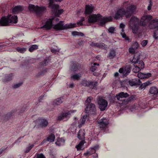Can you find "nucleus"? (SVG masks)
<instances>
[{
	"mask_svg": "<svg viewBox=\"0 0 158 158\" xmlns=\"http://www.w3.org/2000/svg\"><path fill=\"white\" fill-rule=\"evenodd\" d=\"M65 142V140L64 138H61L57 139L55 143L59 146L63 145Z\"/></svg>",
	"mask_w": 158,
	"mask_h": 158,
	"instance_id": "obj_32",
	"label": "nucleus"
},
{
	"mask_svg": "<svg viewBox=\"0 0 158 158\" xmlns=\"http://www.w3.org/2000/svg\"><path fill=\"white\" fill-rule=\"evenodd\" d=\"M38 45L36 44H34L31 45L30 47L29 48L28 50L30 52H33L34 50L38 49Z\"/></svg>",
	"mask_w": 158,
	"mask_h": 158,
	"instance_id": "obj_38",
	"label": "nucleus"
},
{
	"mask_svg": "<svg viewBox=\"0 0 158 158\" xmlns=\"http://www.w3.org/2000/svg\"><path fill=\"white\" fill-rule=\"evenodd\" d=\"M123 7H124L125 16L127 18H130L136 13V6L134 5H129L128 2L125 1L123 3Z\"/></svg>",
	"mask_w": 158,
	"mask_h": 158,
	"instance_id": "obj_4",
	"label": "nucleus"
},
{
	"mask_svg": "<svg viewBox=\"0 0 158 158\" xmlns=\"http://www.w3.org/2000/svg\"><path fill=\"white\" fill-rule=\"evenodd\" d=\"M140 55V54L139 52H136L134 54L133 58H130V61L132 63H133L134 64H138L139 63V61H140L139 60Z\"/></svg>",
	"mask_w": 158,
	"mask_h": 158,
	"instance_id": "obj_16",
	"label": "nucleus"
},
{
	"mask_svg": "<svg viewBox=\"0 0 158 158\" xmlns=\"http://www.w3.org/2000/svg\"><path fill=\"white\" fill-rule=\"evenodd\" d=\"M92 99V97H89L86 100V107L85 109V111L86 113L88 114L89 115H95L96 114V108L95 105L91 102V100Z\"/></svg>",
	"mask_w": 158,
	"mask_h": 158,
	"instance_id": "obj_5",
	"label": "nucleus"
},
{
	"mask_svg": "<svg viewBox=\"0 0 158 158\" xmlns=\"http://www.w3.org/2000/svg\"><path fill=\"white\" fill-rule=\"evenodd\" d=\"M14 74L13 73L6 74L5 75L4 78L3 79L2 81L4 83H7L12 79Z\"/></svg>",
	"mask_w": 158,
	"mask_h": 158,
	"instance_id": "obj_22",
	"label": "nucleus"
},
{
	"mask_svg": "<svg viewBox=\"0 0 158 158\" xmlns=\"http://www.w3.org/2000/svg\"><path fill=\"white\" fill-rule=\"evenodd\" d=\"M144 68V64L143 61H139V63L138 64V65L135 66V67L133 69V71L135 73L139 72L141 69H143Z\"/></svg>",
	"mask_w": 158,
	"mask_h": 158,
	"instance_id": "obj_15",
	"label": "nucleus"
},
{
	"mask_svg": "<svg viewBox=\"0 0 158 158\" xmlns=\"http://www.w3.org/2000/svg\"><path fill=\"white\" fill-rule=\"evenodd\" d=\"M94 9L92 5H87L85 8V15H90L92 13Z\"/></svg>",
	"mask_w": 158,
	"mask_h": 158,
	"instance_id": "obj_20",
	"label": "nucleus"
},
{
	"mask_svg": "<svg viewBox=\"0 0 158 158\" xmlns=\"http://www.w3.org/2000/svg\"><path fill=\"white\" fill-rule=\"evenodd\" d=\"M99 108L100 110L103 111L105 110L107 108L108 103L107 101L102 98H99L98 101Z\"/></svg>",
	"mask_w": 158,
	"mask_h": 158,
	"instance_id": "obj_13",
	"label": "nucleus"
},
{
	"mask_svg": "<svg viewBox=\"0 0 158 158\" xmlns=\"http://www.w3.org/2000/svg\"><path fill=\"white\" fill-rule=\"evenodd\" d=\"M96 152L95 150L93 148H90L89 150L87 151L86 153H84V155L85 156H87L88 155H91L93 154H94Z\"/></svg>",
	"mask_w": 158,
	"mask_h": 158,
	"instance_id": "obj_35",
	"label": "nucleus"
},
{
	"mask_svg": "<svg viewBox=\"0 0 158 158\" xmlns=\"http://www.w3.org/2000/svg\"><path fill=\"white\" fill-rule=\"evenodd\" d=\"M81 77V74L79 73L75 74H72L71 75V79L75 80H79Z\"/></svg>",
	"mask_w": 158,
	"mask_h": 158,
	"instance_id": "obj_37",
	"label": "nucleus"
},
{
	"mask_svg": "<svg viewBox=\"0 0 158 158\" xmlns=\"http://www.w3.org/2000/svg\"><path fill=\"white\" fill-rule=\"evenodd\" d=\"M49 62V58L48 57H46L44 60L43 61L41 62L40 64L42 66H45L47 65Z\"/></svg>",
	"mask_w": 158,
	"mask_h": 158,
	"instance_id": "obj_39",
	"label": "nucleus"
},
{
	"mask_svg": "<svg viewBox=\"0 0 158 158\" xmlns=\"http://www.w3.org/2000/svg\"><path fill=\"white\" fill-rule=\"evenodd\" d=\"M17 50L18 52L21 53H24L26 51V48H21L20 47H17Z\"/></svg>",
	"mask_w": 158,
	"mask_h": 158,
	"instance_id": "obj_46",
	"label": "nucleus"
},
{
	"mask_svg": "<svg viewBox=\"0 0 158 158\" xmlns=\"http://www.w3.org/2000/svg\"><path fill=\"white\" fill-rule=\"evenodd\" d=\"M85 131L84 130H80L78 133L77 137L80 139H82L85 138Z\"/></svg>",
	"mask_w": 158,
	"mask_h": 158,
	"instance_id": "obj_31",
	"label": "nucleus"
},
{
	"mask_svg": "<svg viewBox=\"0 0 158 158\" xmlns=\"http://www.w3.org/2000/svg\"><path fill=\"white\" fill-rule=\"evenodd\" d=\"M59 5L57 6L56 8H54L52 10V12L54 15L57 17H59L64 12V10L63 9H59Z\"/></svg>",
	"mask_w": 158,
	"mask_h": 158,
	"instance_id": "obj_18",
	"label": "nucleus"
},
{
	"mask_svg": "<svg viewBox=\"0 0 158 158\" xmlns=\"http://www.w3.org/2000/svg\"><path fill=\"white\" fill-rule=\"evenodd\" d=\"M23 9L21 6H17L12 8V11L14 13L22 11Z\"/></svg>",
	"mask_w": 158,
	"mask_h": 158,
	"instance_id": "obj_28",
	"label": "nucleus"
},
{
	"mask_svg": "<svg viewBox=\"0 0 158 158\" xmlns=\"http://www.w3.org/2000/svg\"><path fill=\"white\" fill-rule=\"evenodd\" d=\"M83 43V41L82 40H81V41L80 42H78V45L80 46H81L82 45Z\"/></svg>",
	"mask_w": 158,
	"mask_h": 158,
	"instance_id": "obj_63",
	"label": "nucleus"
},
{
	"mask_svg": "<svg viewBox=\"0 0 158 158\" xmlns=\"http://www.w3.org/2000/svg\"><path fill=\"white\" fill-rule=\"evenodd\" d=\"M125 16L124 8L120 7L115 12L114 16V18L116 20L122 19Z\"/></svg>",
	"mask_w": 158,
	"mask_h": 158,
	"instance_id": "obj_12",
	"label": "nucleus"
},
{
	"mask_svg": "<svg viewBox=\"0 0 158 158\" xmlns=\"http://www.w3.org/2000/svg\"><path fill=\"white\" fill-rule=\"evenodd\" d=\"M37 158H45L44 156L42 154H38Z\"/></svg>",
	"mask_w": 158,
	"mask_h": 158,
	"instance_id": "obj_56",
	"label": "nucleus"
},
{
	"mask_svg": "<svg viewBox=\"0 0 158 158\" xmlns=\"http://www.w3.org/2000/svg\"><path fill=\"white\" fill-rule=\"evenodd\" d=\"M93 156L94 158H98V155L97 154H94V155H93Z\"/></svg>",
	"mask_w": 158,
	"mask_h": 158,
	"instance_id": "obj_64",
	"label": "nucleus"
},
{
	"mask_svg": "<svg viewBox=\"0 0 158 158\" xmlns=\"http://www.w3.org/2000/svg\"><path fill=\"white\" fill-rule=\"evenodd\" d=\"M115 28L113 27H110L108 29V31L109 33H113L115 31Z\"/></svg>",
	"mask_w": 158,
	"mask_h": 158,
	"instance_id": "obj_49",
	"label": "nucleus"
},
{
	"mask_svg": "<svg viewBox=\"0 0 158 158\" xmlns=\"http://www.w3.org/2000/svg\"><path fill=\"white\" fill-rule=\"evenodd\" d=\"M54 0H49V2L48 4L49 8H51L52 10L56 8V7L58 6V4H56L54 3Z\"/></svg>",
	"mask_w": 158,
	"mask_h": 158,
	"instance_id": "obj_33",
	"label": "nucleus"
},
{
	"mask_svg": "<svg viewBox=\"0 0 158 158\" xmlns=\"http://www.w3.org/2000/svg\"><path fill=\"white\" fill-rule=\"evenodd\" d=\"M51 51L52 52L56 53L57 51L56 49H51Z\"/></svg>",
	"mask_w": 158,
	"mask_h": 158,
	"instance_id": "obj_62",
	"label": "nucleus"
},
{
	"mask_svg": "<svg viewBox=\"0 0 158 158\" xmlns=\"http://www.w3.org/2000/svg\"><path fill=\"white\" fill-rule=\"evenodd\" d=\"M149 92L151 94H153V97L155 99L158 98V88L156 87L150 88Z\"/></svg>",
	"mask_w": 158,
	"mask_h": 158,
	"instance_id": "obj_21",
	"label": "nucleus"
},
{
	"mask_svg": "<svg viewBox=\"0 0 158 158\" xmlns=\"http://www.w3.org/2000/svg\"><path fill=\"white\" fill-rule=\"evenodd\" d=\"M116 55L115 51L113 48L110 49L108 57L110 59H113Z\"/></svg>",
	"mask_w": 158,
	"mask_h": 158,
	"instance_id": "obj_30",
	"label": "nucleus"
},
{
	"mask_svg": "<svg viewBox=\"0 0 158 158\" xmlns=\"http://www.w3.org/2000/svg\"><path fill=\"white\" fill-rule=\"evenodd\" d=\"M99 65V64L94 63L93 64V65H92L90 68V70L92 72H94L97 68V67L96 66H98Z\"/></svg>",
	"mask_w": 158,
	"mask_h": 158,
	"instance_id": "obj_43",
	"label": "nucleus"
},
{
	"mask_svg": "<svg viewBox=\"0 0 158 158\" xmlns=\"http://www.w3.org/2000/svg\"><path fill=\"white\" fill-rule=\"evenodd\" d=\"M85 20V18L82 17L78 22H77L76 23H75L76 24V26H77V25L79 26H82L83 25V22Z\"/></svg>",
	"mask_w": 158,
	"mask_h": 158,
	"instance_id": "obj_44",
	"label": "nucleus"
},
{
	"mask_svg": "<svg viewBox=\"0 0 158 158\" xmlns=\"http://www.w3.org/2000/svg\"><path fill=\"white\" fill-rule=\"evenodd\" d=\"M98 123L99 124L100 128H104L107 126L108 122L106 119H101L98 121Z\"/></svg>",
	"mask_w": 158,
	"mask_h": 158,
	"instance_id": "obj_23",
	"label": "nucleus"
},
{
	"mask_svg": "<svg viewBox=\"0 0 158 158\" xmlns=\"http://www.w3.org/2000/svg\"><path fill=\"white\" fill-rule=\"evenodd\" d=\"M125 25L123 23H121L120 24V27L121 28H124L125 27Z\"/></svg>",
	"mask_w": 158,
	"mask_h": 158,
	"instance_id": "obj_60",
	"label": "nucleus"
},
{
	"mask_svg": "<svg viewBox=\"0 0 158 158\" xmlns=\"http://www.w3.org/2000/svg\"><path fill=\"white\" fill-rule=\"evenodd\" d=\"M63 22L60 21L59 23L56 24L53 27V28L56 31H61L70 28H73L77 27L76 23H72L69 24H66L64 25L63 23Z\"/></svg>",
	"mask_w": 158,
	"mask_h": 158,
	"instance_id": "obj_6",
	"label": "nucleus"
},
{
	"mask_svg": "<svg viewBox=\"0 0 158 158\" xmlns=\"http://www.w3.org/2000/svg\"><path fill=\"white\" fill-rule=\"evenodd\" d=\"M88 117L87 115H85L83 116V117L80 120L81 124V125H83L85 123L86 118Z\"/></svg>",
	"mask_w": 158,
	"mask_h": 158,
	"instance_id": "obj_45",
	"label": "nucleus"
},
{
	"mask_svg": "<svg viewBox=\"0 0 158 158\" xmlns=\"http://www.w3.org/2000/svg\"><path fill=\"white\" fill-rule=\"evenodd\" d=\"M81 84L83 86L88 87L90 89H96L98 85V82L97 81L83 80L81 81Z\"/></svg>",
	"mask_w": 158,
	"mask_h": 158,
	"instance_id": "obj_11",
	"label": "nucleus"
},
{
	"mask_svg": "<svg viewBox=\"0 0 158 158\" xmlns=\"http://www.w3.org/2000/svg\"><path fill=\"white\" fill-rule=\"evenodd\" d=\"M74 85L73 83L70 84L69 85V87L71 88H73L74 87Z\"/></svg>",
	"mask_w": 158,
	"mask_h": 158,
	"instance_id": "obj_58",
	"label": "nucleus"
},
{
	"mask_svg": "<svg viewBox=\"0 0 158 158\" xmlns=\"http://www.w3.org/2000/svg\"><path fill=\"white\" fill-rule=\"evenodd\" d=\"M124 29L122 28V32L120 33L121 35L123 38H125V40H129V38H126L127 36L126 34L124 32Z\"/></svg>",
	"mask_w": 158,
	"mask_h": 158,
	"instance_id": "obj_48",
	"label": "nucleus"
},
{
	"mask_svg": "<svg viewBox=\"0 0 158 158\" xmlns=\"http://www.w3.org/2000/svg\"><path fill=\"white\" fill-rule=\"evenodd\" d=\"M64 99V98L63 97H61L57 98L55 99L53 101V105L54 106L59 105L63 102Z\"/></svg>",
	"mask_w": 158,
	"mask_h": 158,
	"instance_id": "obj_24",
	"label": "nucleus"
},
{
	"mask_svg": "<svg viewBox=\"0 0 158 158\" xmlns=\"http://www.w3.org/2000/svg\"><path fill=\"white\" fill-rule=\"evenodd\" d=\"M129 96V95L127 93L121 92L116 95V98L118 100L122 101V103L126 104L132 100L134 98V97L132 96L131 97L129 98L128 99H126V98Z\"/></svg>",
	"mask_w": 158,
	"mask_h": 158,
	"instance_id": "obj_7",
	"label": "nucleus"
},
{
	"mask_svg": "<svg viewBox=\"0 0 158 158\" xmlns=\"http://www.w3.org/2000/svg\"><path fill=\"white\" fill-rule=\"evenodd\" d=\"M55 138V135L51 133L47 138V140L50 142H52L54 141Z\"/></svg>",
	"mask_w": 158,
	"mask_h": 158,
	"instance_id": "obj_34",
	"label": "nucleus"
},
{
	"mask_svg": "<svg viewBox=\"0 0 158 158\" xmlns=\"http://www.w3.org/2000/svg\"><path fill=\"white\" fill-rule=\"evenodd\" d=\"M28 9L30 11H34L38 16H41L44 10V8L42 7H40L37 5L36 6L34 5L30 4L28 7Z\"/></svg>",
	"mask_w": 158,
	"mask_h": 158,
	"instance_id": "obj_8",
	"label": "nucleus"
},
{
	"mask_svg": "<svg viewBox=\"0 0 158 158\" xmlns=\"http://www.w3.org/2000/svg\"><path fill=\"white\" fill-rule=\"evenodd\" d=\"M152 16L150 15H144L141 18L140 24L144 27L148 24V27L150 29L158 28V20L155 19L152 20Z\"/></svg>",
	"mask_w": 158,
	"mask_h": 158,
	"instance_id": "obj_2",
	"label": "nucleus"
},
{
	"mask_svg": "<svg viewBox=\"0 0 158 158\" xmlns=\"http://www.w3.org/2000/svg\"><path fill=\"white\" fill-rule=\"evenodd\" d=\"M72 111H68L65 113H63L61 114L58 117V119L60 120H63L64 119H66L64 120H67L70 117L69 115L72 113Z\"/></svg>",
	"mask_w": 158,
	"mask_h": 158,
	"instance_id": "obj_19",
	"label": "nucleus"
},
{
	"mask_svg": "<svg viewBox=\"0 0 158 158\" xmlns=\"http://www.w3.org/2000/svg\"><path fill=\"white\" fill-rule=\"evenodd\" d=\"M35 123L40 127H45L48 124V122L45 119L39 118L35 121Z\"/></svg>",
	"mask_w": 158,
	"mask_h": 158,
	"instance_id": "obj_14",
	"label": "nucleus"
},
{
	"mask_svg": "<svg viewBox=\"0 0 158 158\" xmlns=\"http://www.w3.org/2000/svg\"><path fill=\"white\" fill-rule=\"evenodd\" d=\"M21 137H19L17 140H16L15 142L12 144V146H13L15 143H19L20 141L19 140L21 139Z\"/></svg>",
	"mask_w": 158,
	"mask_h": 158,
	"instance_id": "obj_55",
	"label": "nucleus"
},
{
	"mask_svg": "<svg viewBox=\"0 0 158 158\" xmlns=\"http://www.w3.org/2000/svg\"><path fill=\"white\" fill-rule=\"evenodd\" d=\"M80 67L78 64H76L74 62H73L71 70V71L73 72L77 71L79 69Z\"/></svg>",
	"mask_w": 158,
	"mask_h": 158,
	"instance_id": "obj_29",
	"label": "nucleus"
},
{
	"mask_svg": "<svg viewBox=\"0 0 158 158\" xmlns=\"http://www.w3.org/2000/svg\"><path fill=\"white\" fill-rule=\"evenodd\" d=\"M153 37L156 39H158V29L154 31Z\"/></svg>",
	"mask_w": 158,
	"mask_h": 158,
	"instance_id": "obj_50",
	"label": "nucleus"
},
{
	"mask_svg": "<svg viewBox=\"0 0 158 158\" xmlns=\"http://www.w3.org/2000/svg\"><path fill=\"white\" fill-rule=\"evenodd\" d=\"M18 18L17 15H8L7 16H2L0 20V26H9L10 24L16 23L18 22Z\"/></svg>",
	"mask_w": 158,
	"mask_h": 158,
	"instance_id": "obj_3",
	"label": "nucleus"
},
{
	"mask_svg": "<svg viewBox=\"0 0 158 158\" xmlns=\"http://www.w3.org/2000/svg\"><path fill=\"white\" fill-rule=\"evenodd\" d=\"M149 4L148 6L147 9L149 11L151 10L152 6L153 5V3L152 1V0H149Z\"/></svg>",
	"mask_w": 158,
	"mask_h": 158,
	"instance_id": "obj_47",
	"label": "nucleus"
},
{
	"mask_svg": "<svg viewBox=\"0 0 158 158\" xmlns=\"http://www.w3.org/2000/svg\"><path fill=\"white\" fill-rule=\"evenodd\" d=\"M132 46L134 48L136 49L139 47V44L136 41H135L134 43H133Z\"/></svg>",
	"mask_w": 158,
	"mask_h": 158,
	"instance_id": "obj_51",
	"label": "nucleus"
},
{
	"mask_svg": "<svg viewBox=\"0 0 158 158\" xmlns=\"http://www.w3.org/2000/svg\"><path fill=\"white\" fill-rule=\"evenodd\" d=\"M90 45L92 46H96L100 48L106 49V45L103 43H96L90 42Z\"/></svg>",
	"mask_w": 158,
	"mask_h": 158,
	"instance_id": "obj_25",
	"label": "nucleus"
},
{
	"mask_svg": "<svg viewBox=\"0 0 158 158\" xmlns=\"http://www.w3.org/2000/svg\"><path fill=\"white\" fill-rule=\"evenodd\" d=\"M149 82L148 81L143 83V84H142L139 87V90H142L145 89L147 86L149 85Z\"/></svg>",
	"mask_w": 158,
	"mask_h": 158,
	"instance_id": "obj_41",
	"label": "nucleus"
},
{
	"mask_svg": "<svg viewBox=\"0 0 158 158\" xmlns=\"http://www.w3.org/2000/svg\"><path fill=\"white\" fill-rule=\"evenodd\" d=\"M53 19L54 18L48 19L46 22L45 24L43 26V27L48 30H50L52 27V22Z\"/></svg>",
	"mask_w": 158,
	"mask_h": 158,
	"instance_id": "obj_17",
	"label": "nucleus"
},
{
	"mask_svg": "<svg viewBox=\"0 0 158 158\" xmlns=\"http://www.w3.org/2000/svg\"><path fill=\"white\" fill-rule=\"evenodd\" d=\"M72 35L74 36H77L79 37H83L85 36L84 33L81 32H78L77 31H74L72 33Z\"/></svg>",
	"mask_w": 158,
	"mask_h": 158,
	"instance_id": "obj_36",
	"label": "nucleus"
},
{
	"mask_svg": "<svg viewBox=\"0 0 158 158\" xmlns=\"http://www.w3.org/2000/svg\"><path fill=\"white\" fill-rule=\"evenodd\" d=\"M141 20L139 22V19L135 16L132 17L129 22V26L132 30L137 29L139 25L143 26L140 24Z\"/></svg>",
	"mask_w": 158,
	"mask_h": 158,
	"instance_id": "obj_9",
	"label": "nucleus"
},
{
	"mask_svg": "<svg viewBox=\"0 0 158 158\" xmlns=\"http://www.w3.org/2000/svg\"><path fill=\"white\" fill-rule=\"evenodd\" d=\"M84 140H81L79 143L76 146V148H77V150H80L82 148V146L84 143Z\"/></svg>",
	"mask_w": 158,
	"mask_h": 158,
	"instance_id": "obj_40",
	"label": "nucleus"
},
{
	"mask_svg": "<svg viewBox=\"0 0 158 158\" xmlns=\"http://www.w3.org/2000/svg\"><path fill=\"white\" fill-rule=\"evenodd\" d=\"M22 83H19L16 84L14 85H13V87L14 89H16L21 86L22 85Z\"/></svg>",
	"mask_w": 158,
	"mask_h": 158,
	"instance_id": "obj_52",
	"label": "nucleus"
},
{
	"mask_svg": "<svg viewBox=\"0 0 158 158\" xmlns=\"http://www.w3.org/2000/svg\"><path fill=\"white\" fill-rule=\"evenodd\" d=\"M92 148L94 149L95 150V151H96L99 148V146L98 145H96Z\"/></svg>",
	"mask_w": 158,
	"mask_h": 158,
	"instance_id": "obj_61",
	"label": "nucleus"
},
{
	"mask_svg": "<svg viewBox=\"0 0 158 158\" xmlns=\"http://www.w3.org/2000/svg\"><path fill=\"white\" fill-rule=\"evenodd\" d=\"M34 144H29V145L28 147H27L25 151V153L28 152L30 151L31 149V148L34 146Z\"/></svg>",
	"mask_w": 158,
	"mask_h": 158,
	"instance_id": "obj_42",
	"label": "nucleus"
},
{
	"mask_svg": "<svg viewBox=\"0 0 158 158\" xmlns=\"http://www.w3.org/2000/svg\"><path fill=\"white\" fill-rule=\"evenodd\" d=\"M135 49L133 47H131L129 48V51L130 53H133L135 52Z\"/></svg>",
	"mask_w": 158,
	"mask_h": 158,
	"instance_id": "obj_53",
	"label": "nucleus"
},
{
	"mask_svg": "<svg viewBox=\"0 0 158 158\" xmlns=\"http://www.w3.org/2000/svg\"><path fill=\"white\" fill-rule=\"evenodd\" d=\"M126 82L127 84H129L131 86H135L137 85H140L142 83L139 78H134L131 80H127L126 81L121 82V86L122 87L125 86L124 84Z\"/></svg>",
	"mask_w": 158,
	"mask_h": 158,
	"instance_id": "obj_10",
	"label": "nucleus"
},
{
	"mask_svg": "<svg viewBox=\"0 0 158 158\" xmlns=\"http://www.w3.org/2000/svg\"><path fill=\"white\" fill-rule=\"evenodd\" d=\"M112 20L111 16L102 17L100 14H93L88 17V22L90 23L98 22L99 25L104 27L106 23L111 21Z\"/></svg>",
	"mask_w": 158,
	"mask_h": 158,
	"instance_id": "obj_1",
	"label": "nucleus"
},
{
	"mask_svg": "<svg viewBox=\"0 0 158 158\" xmlns=\"http://www.w3.org/2000/svg\"><path fill=\"white\" fill-rule=\"evenodd\" d=\"M148 43V40H143L141 42V44L142 46L143 47L146 46Z\"/></svg>",
	"mask_w": 158,
	"mask_h": 158,
	"instance_id": "obj_54",
	"label": "nucleus"
},
{
	"mask_svg": "<svg viewBox=\"0 0 158 158\" xmlns=\"http://www.w3.org/2000/svg\"><path fill=\"white\" fill-rule=\"evenodd\" d=\"M124 69L123 68H120L119 70V72L120 73H123V75H124Z\"/></svg>",
	"mask_w": 158,
	"mask_h": 158,
	"instance_id": "obj_57",
	"label": "nucleus"
},
{
	"mask_svg": "<svg viewBox=\"0 0 158 158\" xmlns=\"http://www.w3.org/2000/svg\"><path fill=\"white\" fill-rule=\"evenodd\" d=\"M131 66L130 65H127L124 68V76H126L130 72Z\"/></svg>",
	"mask_w": 158,
	"mask_h": 158,
	"instance_id": "obj_27",
	"label": "nucleus"
},
{
	"mask_svg": "<svg viewBox=\"0 0 158 158\" xmlns=\"http://www.w3.org/2000/svg\"><path fill=\"white\" fill-rule=\"evenodd\" d=\"M151 73H142L141 72L137 74V76L140 79H143L148 78L151 76Z\"/></svg>",
	"mask_w": 158,
	"mask_h": 158,
	"instance_id": "obj_26",
	"label": "nucleus"
},
{
	"mask_svg": "<svg viewBox=\"0 0 158 158\" xmlns=\"http://www.w3.org/2000/svg\"><path fill=\"white\" fill-rule=\"evenodd\" d=\"M44 97V95L43 96H41L40 97H39V101L40 102H41L42 100L43 99V98Z\"/></svg>",
	"mask_w": 158,
	"mask_h": 158,
	"instance_id": "obj_59",
	"label": "nucleus"
}]
</instances>
